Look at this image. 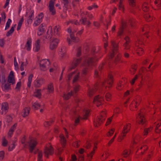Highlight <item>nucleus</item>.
<instances>
[{
    "label": "nucleus",
    "mask_w": 161,
    "mask_h": 161,
    "mask_svg": "<svg viewBox=\"0 0 161 161\" xmlns=\"http://www.w3.org/2000/svg\"><path fill=\"white\" fill-rule=\"evenodd\" d=\"M96 52L94 48H93L91 51V54L89 55L85 58V63L84 64V67L82 69L81 73L82 76H84L86 75L88 72V67H91L93 64L97 60L95 58V55Z\"/></svg>",
    "instance_id": "f03ea898"
},
{
    "label": "nucleus",
    "mask_w": 161,
    "mask_h": 161,
    "mask_svg": "<svg viewBox=\"0 0 161 161\" xmlns=\"http://www.w3.org/2000/svg\"><path fill=\"white\" fill-rule=\"evenodd\" d=\"M137 68V67L136 65H134L132 66L131 69H130V71L131 74L134 75L135 73Z\"/></svg>",
    "instance_id": "f704fd0d"
},
{
    "label": "nucleus",
    "mask_w": 161,
    "mask_h": 161,
    "mask_svg": "<svg viewBox=\"0 0 161 161\" xmlns=\"http://www.w3.org/2000/svg\"><path fill=\"white\" fill-rule=\"evenodd\" d=\"M5 44V40L4 39H0V46L3 47Z\"/></svg>",
    "instance_id": "338daca9"
},
{
    "label": "nucleus",
    "mask_w": 161,
    "mask_h": 161,
    "mask_svg": "<svg viewBox=\"0 0 161 161\" xmlns=\"http://www.w3.org/2000/svg\"><path fill=\"white\" fill-rule=\"evenodd\" d=\"M98 84H96L94 85V88L91 89L90 88L89 89L88 91V94L89 96H92L97 91V89Z\"/></svg>",
    "instance_id": "4be33fe9"
},
{
    "label": "nucleus",
    "mask_w": 161,
    "mask_h": 161,
    "mask_svg": "<svg viewBox=\"0 0 161 161\" xmlns=\"http://www.w3.org/2000/svg\"><path fill=\"white\" fill-rule=\"evenodd\" d=\"M143 50L141 47L138 48L136 50V53L139 55H141L143 53Z\"/></svg>",
    "instance_id": "a19ab883"
},
{
    "label": "nucleus",
    "mask_w": 161,
    "mask_h": 161,
    "mask_svg": "<svg viewBox=\"0 0 161 161\" xmlns=\"http://www.w3.org/2000/svg\"><path fill=\"white\" fill-rule=\"evenodd\" d=\"M75 72L74 71L69 74L68 76V80L69 81L71 78L74 76L73 79V83L77 82L79 80L80 76V73L78 72L76 74H75Z\"/></svg>",
    "instance_id": "4468645a"
},
{
    "label": "nucleus",
    "mask_w": 161,
    "mask_h": 161,
    "mask_svg": "<svg viewBox=\"0 0 161 161\" xmlns=\"http://www.w3.org/2000/svg\"><path fill=\"white\" fill-rule=\"evenodd\" d=\"M43 14L42 13H41L39 15L38 18V20H39V22L42 21V19L43 17Z\"/></svg>",
    "instance_id": "69168bd1"
},
{
    "label": "nucleus",
    "mask_w": 161,
    "mask_h": 161,
    "mask_svg": "<svg viewBox=\"0 0 161 161\" xmlns=\"http://www.w3.org/2000/svg\"><path fill=\"white\" fill-rule=\"evenodd\" d=\"M124 40L125 41V42L123 45L124 51L130 49V46L129 45V43L130 42V38L128 36H126Z\"/></svg>",
    "instance_id": "aec40b11"
},
{
    "label": "nucleus",
    "mask_w": 161,
    "mask_h": 161,
    "mask_svg": "<svg viewBox=\"0 0 161 161\" xmlns=\"http://www.w3.org/2000/svg\"><path fill=\"white\" fill-rule=\"evenodd\" d=\"M29 112L30 111H22L21 115L24 117H25L28 115L29 113Z\"/></svg>",
    "instance_id": "0e129e2a"
},
{
    "label": "nucleus",
    "mask_w": 161,
    "mask_h": 161,
    "mask_svg": "<svg viewBox=\"0 0 161 161\" xmlns=\"http://www.w3.org/2000/svg\"><path fill=\"white\" fill-rule=\"evenodd\" d=\"M139 148H140V149L142 150L141 153L143 154V151H144L147 150V147L146 146H141Z\"/></svg>",
    "instance_id": "6e6d98bb"
},
{
    "label": "nucleus",
    "mask_w": 161,
    "mask_h": 161,
    "mask_svg": "<svg viewBox=\"0 0 161 161\" xmlns=\"http://www.w3.org/2000/svg\"><path fill=\"white\" fill-rule=\"evenodd\" d=\"M113 50L109 56V65L116 64L120 60L121 55L118 52V46L116 43L114 42H112Z\"/></svg>",
    "instance_id": "7ed1b4c3"
},
{
    "label": "nucleus",
    "mask_w": 161,
    "mask_h": 161,
    "mask_svg": "<svg viewBox=\"0 0 161 161\" xmlns=\"http://www.w3.org/2000/svg\"><path fill=\"white\" fill-rule=\"evenodd\" d=\"M5 153L3 151H0V161L2 160L4 156Z\"/></svg>",
    "instance_id": "4d7b16f0"
},
{
    "label": "nucleus",
    "mask_w": 161,
    "mask_h": 161,
    "mask_svg": "<svg viewBox=\"0 0 161 161\" xmlns=\"http://www.w3.org/2000/svg\"><path fill=\"white\" fill-rule=\"evenodd\" d=\"M98 141L97 140V138L96 137L95 139L93 140L92 141H87L86 142V143L85 145V147L87 149H89L92 146L91 145V143H92L93 144L94 146V147H93L92 150L88 154V156L89 158H92V157L94 153L95 148H97L96 145L97 144Z\"/></svg>",
    "instance_id": "39448f33"
},
{
    "label": "nucleus",
    "mask_w": 161,
    "mask_h": 161,
    "mask_svg": "<svg viewBox=\"0 0 161 161\" xmlns=\"http://www.w3.org/2000/svg\"><path fill=\"white\" fill-rule=\"evenodd\" d=\"M49 10L52 15H54L55 14L56 12L54 9V6H49Z\"/></svg>",
    "instance_id": "de8ad7c7"
},
{
    "label": "nucleus",
    "mask_w": 161,
    "mask_h": 161,
    "mask_svg": "<svg viewBox=\"0 0 161 161\" xmlns=\"http://www.w3.org/2000/svg\"><path fill=\"white\" fill-rule=\"evenodd\" d=\"M59 140L61 141L62 146L64 148L65 145L66 143V140L63 134H61L59 136Z\"/></svg>",
    "instance_id": "a878e982"
},
{
    "label": "nucleus",
    "mask_w": 161,
    "mask_h": 161,
    "mask_svg": "<svg viewBox=\"0 0 161 161\" xmlns=\"http://www.w3.org/2000/svg\"><path fill=\"white\" fill-rule=\"evenodd\" d=\"M31 38L30 37L28 38L27 39V42L25 45V47H26V49L27 51H29L31 49Z\"/></svg>",
    "instance_id": "393cba45"
},
{
    "label": "nucleus",
    "mask_w": 161,
    "mask_h": 161,
    "mask_svg": "<svg viewBox=\"0 0 161 161\" xmlns=\"http://www.w3.org/2000/svg\"><path fill=\"white\" fill-rule=\"evenodd\" d=\"M142 9L144 12H147L149 10V5L146 3H144L142 6Z\"/></svg>",
    "instance_id": "c756f323"
},
{
    "label": "nucleus",
    "mask_w": 161,
    "mask_h": 161,
    "mask_svg": "<svg viewBox=\"0 0 161 161\" xmlns=\"http://www.w3.org/2000/svg\"><path fill=\"white\" fill-rule=\"evenodd\" d=\"M41 89L36 90L34 93V96L36 97L40 98L41 96Z\"/></svg>",
    "instance_id": "7c9ffc66"
},
{
    "label": "nucleus",
    "mask_w": 161,
    "mask_h": 161,
    "mask_svg": "<svg viewBox=\"0 0 161 161\" xmlns=\"http://www.w3.org/2000/svg\"><path fill=\"white\" fill-rule=\"evenodd\" d=\"M99 79L100 85L104 86L105 83L107 82V84L109 85L108 87H110L111 86L113 81V76L111 74H110L108 75L107 80H105L104 81L103 79L102 80L100 78H99Z\"/></svg>",
    "instance_id": "6e6552de"
},
{
    "label": "nucleus",
    "mask_w": 161,
    "mask_h": 161,
    "mask_svg": "<svg viewBox=\"0 0 161 161\" xmlns=\"http://www.w3.org/2000/svg\"><path fill=\"white\" fill-rule=\"evenodd\" d=\"M139 138V136H133L132 142V145L131 146V149H136V150L139 149V148H137L139 145L137 143V142L138 141Z\"/></svg>",
    "instance_id": "ddd939ff"
},
{
    "label": "nucleus",
    "mask_w": 161,
    "mask_h": 161,
    "mask_svg": "<svg viewBox=\"0 0 161 161\" xmlns=\"http://www.w3.org/2000/svg\"><path fill=\"white\" fill-rule=\"evenodd\" d=\"M155 4L159 8H161V0H155L154 1Z\"/></svg>",
    "instance_id": "ea45409f"
},
{
    "label": "nucleus",
    "mask_w": 161,
    "mask_h": 161,
    "mask_svg": "<svg viewBox=\"0 0 161 161\" xmlns=\"http://www.w3.org/2000/svg\"><path fill=\"white\" fill-rule=\"evenodd\" d=\"M103 100L104 98L103 97L98 95L95 97L93 102L98 107L103 104Z\"/></svg>",
    "instance_id": "dca6fc26"
},
{
    "label": "nucleus",
    "mask_w": 161,
    "mask_h": 161,
    "mask_svg": "<svg viewBox=\"0 0 161 161\" xmlns=\"http://www.w3.org/2000/svg\"><path fill=\"white\" fill-rule=\"evenodd\" d=\"M12 120V117L10 116H7L6 117V121L8 123L10 122Z\"/></svg>",
    "instance_id": "13d9d810"
},
{
    "label": "nucleus",
    "mask_w": 161,
    "mask_h": 161,
    "mask_svg": "<svg viewBox=\"0 0 161 161\" xmlns=\"http://www.w3.org/2000/svg\"><path fill=\"white\" fill-rule=\"evenodd\" d=\"M8 108V104L7 103H3L2 104V109L6 111Z\"/></svg>",
    "instance_id": "2f4dec72"
},
{
    "label": "nucleus",
    "mask_w": 161,
    "mask_h": 161,
    "mask_svg": "<svg viewBox=\"0 0 161 161\" xmlns=\"http://www.w3.org/2000/svg\"><path fill=\"white\" fill-rule=\"evenodd\" d=\"M46 28V24L44 23H42L39 26L38 28V30L39 31H44V32H45Z\"/></svg>",
    "instance_id": "72a5a7b5"
},
{
    "label": "nucleus",
    "mask_w": 161,
    "mask_h": 161,
    "mask_svg": "<svg viewBox=\"0 0 161 161\" xmlns=\"http://www.w3.org/2000/svg\"><path fill=\"white\" fill-rule=\"evenodd\" d=\"M144 18L148 21H150L152 19L151 16L149 14H146L144 15Z\"/></svg>",
    "instance_id": "c9c22d12"
},
{
    "label": "nucleus",
    "mask_w": 161,
    "mask_h": 161,
    "mask_svg": "<svg viewBox=\"0 0 161 161\" xmlns=\"http://www.w3.org/2000/svg\"><path fill=\"white\" fill-rule=\"evenodd\" d=\"M80 21L81 24L84 25H86V27H89L91 24L90 21L87 20L86 17H82L81 19L80 20Z\"/></svg>",
    "instance_id": "412c9836"
},
{
    "label": "nucleus",
    "mask_w": 161,
    "mask_h": 161,
    "mask_svg": "<svg viewBox=\"0 0 161 161\" xmlns=\"http://www.w3.org/2000/svg\"><path fill=\"white\" fill-rule=\"evenodd\" d=\"M21 141L23 146L25 147L29 148L31 153H34L35 154L38 153L37 161H43L42 160L43 154L42 152L39 151L36 148L37 144V142L36 139H31L28 142H26L25 137H23Z\"/></svg>",
    "instance_id": "f257e3e1"
},
{
    "label": "nucleus",
    "mask_w": 161,
    "mask_h": 161,
    "mask_svg": "<svg viewBox=\"0 0 161 161\" xmlns=\"http://www.w3.org/2000/svg\"><path fill=\"white\" fill-rule=\"evenodd\" d=\"M45 156L48 158L49 155H52L54 153L53 148L50 145H48L44 149V151Z\"/></svg>",
    "instance_id": "2eb2a0df"
},
{
    "label": "nucleus",
    "mask_w": 161,
    "mask_h": 161,
    "mask_svg": "<svg viewBox=\"0 0 161 161\" xmlns=\"http://www.w3.org/2000/svg\"><path fill=\"white\" fill-rule=\"evenodd\" d=\"M81 61V58H78L76 59L75 61H74L72 66L70 68V70H71L72 69L75 68L77 66L80 62Z\"/></svg>",
    "instance_id": "cd10ccee"
},
{
    "label": "nucleus",
    "mask_w": 161,
    "mask_h": 161,
    "mask_svg": "<svg viewBox=\"0 0 161 161\" xmlns=\"http://www.w3.org/2000/svg\"><path fill=\"white\" fill-rule=\"evenodd\" d=\"M66 47L65 46H63L61 48L60 52L61 53V56L63 57L65 54V49Z\"/></svg>",
    "instance_id": "e433bc0d"
},
{
    "label": "nucleus",
    "mask_w": 161,
    "mask_h": 161,
    "mask_svg": "<svg viewBox=\"0 0 161 161\" xmlns=\"http://www.w3.org/2000/svg\"><path fill=\"white\" fill-rule=\"evenodd\" d=\"M122 3V0H120L119 5V10L123 11L124 10V7Z\"/></svg>",
    "instance_id": "8fccbe9b"
},
{
    "label": "nucleus",
    "mask_w": 161,
    "mask_h": 161,
    "mask_svg": "<svg viewBox=\"0 0 161 161\" xmlns=\"http://www.w3.org/2000/svg\"><path fill=\"white\" fill-rule=\"evenodd\" d=\"M33 107L35 108V110H37L40 108V105L38 103H35L33 105Z\"/></svg>",
    "instance_id": "680f3d73"
},
{
    "label": "nucleus",
    "mask_w": 161,
    "mask_h": 161,
    "mask_svg": "<svg viewBox=\"0 0 161 161\" xmlns=\"http://www.w3.org/2000/svg\"><path fill=\"white\" fill-rule=\"evenodd\" d=\"M53 120L52 119L50 121H46L44 124V125L45 126L47 127L49 126L53 122Z\"/></svg>",
    "instance_id": "5fc2aeb1"
},
{
    "label": "nucleus",
    "mask_w": 161,
    "mask_h": 161,
    "mask_svg": "<svg viewBox=\"0 0 161 161\" xmlns=\"http://www.w3.org/2000/svg\"><path fill=\"white\" fill-rule=\"evenodd\" d=\"M79 153L81 155L80 156V158L81 160H84V157L82 155L83 153L84 152V150L83 149H80L79 150Z\"/></svg>",
    "instance_id": "49530a36"
},
{
    "label": "nucleus",
    "mask_w": 161,
    "mask_h": 161,
    "mask_svg": "<svg viewBox=\"0 0 161 161\" xmlns=\"http://www.w3.org/2000/svg\"><path fill=\"white\" fill-rule=\"evenodd\" d=\"M81 55V47H80L78 48L77 53L76 56L77 57H79Z\"/></svg>",
    "instance_id": "774afa93"
},
{
    "label": "nucleus",
    "mask_w": 161,
    "mask_h": 161,
    "mask_svg": "<svg viewBox=\"0 0 161 161\" xmlns=\"http://www.w3.org/2000/svg\"><path fill=\"white\" fill-rule=\"evenodd\" d=\"M12 22L11 20L10 19H8L7 22L5 27V30H6L8 29L10 27V25L11 23Z\"/></svg>",
    "instance_id": "4c0bfd02"
},
{
    "label": "nucleus",
    "mask_w": 161,
    "mask_h": 161,
    "mask_svg": "<svg viewBox=\"0 0 161 161\" xmlns=\"http://www.w3.org/2000/svg\"><path fill=\"white\" fill-rule=\"evenodd\" d=\"M17 126V124L15 123L10 128L8 133V138H10L12 136L13 133L15 129Z\"/></svg>",
    "instance_id": "5701e85b"
},
{
    "label": "nucleus",
    "mask_w": 161,
    "mask_h": 161,
    "mask_svg": "<svg viewBox=\"0 0 161 161\" xmlns=\"http://www.w3.org/2000/svg\"><path fill=\"white\" fill-rule=\"evenodd\" d=\"M49 10L52 15H54L55 14L56 12L54 9V6H49Z\"/></svg>",
    "instance_id": "09e8293b"
},
{
    "label": "nucleus",
    "mask_w": 161,
    "mask_h": 161,
    "mask_svg": "<svg viewBox=\"0 0 161 161\" xmlns=\"http://www.w3.org/2000/svg\"><path fill=\"white\" fill-rule=\"evenodd\" d=\"M89 111H85L84 116L82 117L79 115V114L76 112L77 111H73L72 115H73V119H75V124H77L79 123L81 119H86L89 114Z\"/></svg>",
    "instance_id": "0eeeda50"
},
{
    "label": "nucleus",
    "mask_w": 161,
    "mask_h": 161,
    "mask_svg": "<svg viewBox=\"0 0 161 161\" xmlns=\"http://www.w3.org/2000/svg\"><path fill=\"white\" fill-rule=\"evenodd\" d=\"M15 142H13L12 144L10 145H9L8 147V150L9 151H11L13 149H14L15 147Z\"/></svg>",
    "instance_id": "c03bdc74"
},
{
    "label": "nucleus",
    "mask_w": 161,
    "mask_h": 161,
    "mask_svg": "<svg viewBox=\"0 0 161 161\" xmlns=\"http://www.w3.org/2000/svg\"><path fill=\"white\" fill-rule=\"evenodd\" d=\"M53 32L52 27L50 26L48 27L47 33L49 34V33L51 34V35H56L57 36H59L61 32V29L60 26L59 25L55 26L53 28Z\"/></svg>",
    "instance_id": "423d86ee"
},
{
    "label": "nucleus",
    "mask_w": 161,
    "mask_h": 161,
    "mask_svg": "<svg viewBox=\"0 0 161 161\" xmlns=\"http://www.w3.org/2000/svg\"><path fill=\"white\" fill-rule=\"evenodd\" d=\"M80 86L79 85H76L74 87L73 91H71L67 94H64L63 96L64 99L65 100L68 99L72 95H74V93H76L80 89Z\"/></svg>",
    "instance_id": "9d476101"
},
{
    "label": "nucleus",
    "mask_w": 161,
    "mask_h": 161,
    "mask_svg": "<svg viewBox=\"0 0 161 161\" xmlns=\"http://www.w3.org/2000/svg\"><path fill=\"white\" fill-rule=\"evenodd\" d=\"M45 83V80L43 78L36 79L34 82V86L36 88L40 87L42 85Z\"/></svg>",
    "instance_id": "f3484780"
},
{
    "label": "nucleus",
    "mask_w": 161,
    "mask_h": 161,
    "mask_svg": "<svg viewBox=\"0 0 161 161\" xmlns=\"http://www.w3.org/2000/svg\"><path fill=\"white\" fill-rule=\"evenodd\" d=\"M104 111H101L100 116L98 117L96 120V122H95L94 125L97 126L102 123L103 120L105 119V113H104Z\"/></svg>",
    "instance_id": "f8f14e48"
},
{
    "label": "nucleus",
    "mask_w": 161,
    "mask_h": 161,
    "mask_svg": "<svg viewBox=\"0 0 161 161\" xmlns=\"http://www.w3.org/2000/svg\"><path fill=\"white\" fill-rule=\"evenodd\" d=\"M114 129H112L110 130L107 134V136H112L114 133Z\"/></svg>",
    "instance_id": "864d4df0"
},
{
    "label": "nucleus",
    "mask_w": 161,
    "mask_h": 161,
    "mask_svg": "<svg viewBox=\"0 0 161 161\" xmlns=\"http://www.w3.org/2000/svg\"><path fill=\"white\" fill-rule=\"evenodd\" d=\"M130 153V150H125L123 152V155L125 157H126L129 155Z\"/></svg>",
    "instance_id": "a18cd8bd"
},
{
    "label": "nucleus",
    "mask_w": 161,
    "mask_h": 161,
    "mask_svg": "<svg viewBox=\"0 0 161 161\" xmlns=\"http://www.w3.org/2000/svg\"><path fill=\"white\" fill-rule=\"evenodd\" d=\"M58 42L59 40L57 38H55L50 43V49L51 50H53L56 49L58 46Z\"/></svg>",
    "instance_id": "6ab92c4d"
},
{
    "label": "nucleus",
    "mask_w": 161,
    "mask_h": 161,
    "mask_svg": "<svg viewBox=\"0 0 161 161\" xmlns=\"http://www.w3.org/2000/svg\"><path fill=\"white\" fill-rule=\"evenodd\" d=\"M62 3L64 4V7L66 9L69 3V0H62Z\"/></svg>",
    "instance_id": "58836bf2"
},
{
    "label": "nucleus",
    "mask_w": 161,
    "mask_h": 161,
    "mask_svg": "<svg viewBox=\"0 0 161 161\" xmlns=\"http://www.w3.org/2000/svg\"><path fill=\"white\" fill-rule=\"evenodd\" d=\"M86 15L87 16L89 19H92L93 18V16L91 14H90L87 12H86Z\"/></svg>",
    "instance_id": "bf43d9fd"
},
{
    "label": "nucleus",
    "mask_w": 161,
    "mask_h": 161,
    "mask_svg": "<svg viewBox=\"0 0 161 161\" xmlns=\"http://www.w3.org/2000/svg\"><path fill=\"white\" fill-rule=\"evenodd\" d=\"M14 76V72L12 71H11L8 76V81L9 83H11L12 84L15 83Z\"/></svg>",
    "instance_id": "b1692460"
},
{
    "label": "nucleus",
    "mask_w": 161,
    "mask_h": 161,
    "mask_svg": "<svg viewBox=\"0 0 161 161\" xmlns=\"http://www.w3.org/2000/svg\"><path fill=\"white\" fill-rule=\"evenodd\" d=\"M14 30L13 29V28L11 27L10 29L7 32L6 36L7 37H8L14 32Z\"/></svg>",
    "instance_id": "79ce46f5"
},
{
    "label": "nucleus",
    "mask_w": 161,
    "mask_h": 161,
    "mask_svg": "<svg viewBox=\"0 0 161 161\" xmlns=\"http://www.w3.org/2000/svg\"><path fill=\"white\" fill-rule=\"evenodd\" d=\"M129 23L130 24V25H131V27H133L134 26V24L135 23V21L133 19L130 18L129 19Z\"/></svg>",
    "instance_id": "3c124183"
},
{
    "label": "nucleus",
    "mask_w": 161,
    "mask_h": 161,
    "mask_svg": "<svg viewBox=\"0 0 161 161\" xmlns=\"http://www.w3.org/2000/svg\"><path fill=\"white\" fill-rule=\"evenodd\" d=\"M50 62L48 59H43L40 61V67L41 70L45 71L48 68Z\"/></svg>",
    "instance_id": "1a4fd4ad"
},
{
    "label": "nucleus",
    "mask_w": 161,
    "mask_h": 161,
    "mask_svg": "<svg viewBox=\"0 0 161 161\" xmlns=\"http://www.w3.org/2000/svg\"><path fill=\"white\" fill-rule=\"evenodd\" d=\"M105 98L107 101H109L111 99V95L109 93H107L105 95Z\"/></svg>",
    "instance_id": "603ef678"
},
{
    "label": "nucleus",
    "mask_w": 161,
    "mask_h": 161,
    "mask_svg": "<svg viewBox=\"0 0 161 161\" xmlns=\"http://www.w3.org/2000/svg\"><path fill=\"white\" fill-rule=\"evenodd\" d=\"M2 145L4 146H6L7 145L8 142L4 138L3 139L2 142Z\"/></svg>",
    "instance_id": "e2e57ef3"
},
{
    "label": "nucleus",
    "mask_w": 161,
    "mask_h": 161,
    "mask_svg": "<svg viewBox=\"0 0 161 161\" xmlns=\"http://www.w3.org/2000/svg\"><path fill=\"white\" fill-rule=\"evenodd\" d=\"M155 131L158 133L161 131V123H159L156 125L155 128Z\"/></svg>",
    "instance_id": "473e14b6"
},
{
    "label": "nucleus",
    "mask_w": 161,
    "mask_h": 161,
    "mask_svg": "<svg viewBox=\"0 0 161 161\" xmlns=\"http://www.w3.org/2000/svg\"><path fill=\"white\" fill-rule=\"evenodd\" d=\"M70 37L71 39L74 42H77L78 40V38H76L75 36L74 35L73 33L70 34Z\"/></svg>",
    "instance_id": "37998d69"
},
{
    "label": "nucleus",
    "mask_w": 161,
    "mask_h": 161,
    "mask_svg": "<svg viewBox=\"0 0 161 161\" xmlns=\"http://www.w3.org/2000/svg\"><path fill=\"white\" fill-rule=\"evenodd\" d=\"M130 124H126L124 126L121 134L119 137V141H120L123 139L124 137L125 136L126 134L130 130Z\"/></svg>",
    "instance_id": "9b49d317"
},
{
    "label": "nucleus",
    "mask_w": 161,
    "mask_h": 161,
    "mask_svg": "<svg viewBox=\"0 0 161 161\" xmlns=\"http://www.w3.org/2000/svg\"><path fill=\"white\" fill-rule=\"evenodd\" d=\"M121 24V26L119 29V30L118 32V36L119 38H121V36L124 34V29L126 26V23L125 22L122 21Z\"/></svg>",
    "instance_id": "a211bd4d"
},
{
    "label": "nucleus",
    "mask_w": 161,
    "mask_h": 161,
    "mask_svg": "<svg viewBox=\"0 0 161 161\" xmlns=\"http://www.w3.org/2000/svg\"><path fill=\"white\" fill-rule=\"evenodd\" d=\"M138 124L140 125H142L144 128V130L142 133L144 135H147L148 133L150 132L152 130V128H145V127L146 125L145 118L144 114L141 113L138 114Z\"/></svg>",
    "instance_id": "20e7f679"
},
{
    "label": "nucleus",
    "mask_w": 161,
    "mask_h": 161,
    "mask_svg": "<svg viewBox=\"0 0 161 161\" xmlns=\"http://www.w3.org/2000/svg\"><path fill=\"white\" fill-rule=\"evenodd\" d=\"M40 41L39 39H37L35 44V51L38 52L40 48Z\"/></svg>",
    "instance_id": "c85d7f7f"
},
{
    "label": "nucleus",
    "mask_w": 161,
    "mask_h": 161,
    "mask_svg": "<svg viewBox=\"0 0 161 161\" xmlns=\"http://www.w3.org/2000/svg\"><path fill=\"white\" fill-rule=\"evenodd\" d=\"M47 90V92L48 93H53L54 91V88L53 83H50L47 85V87L46 89Z\"/></svg>",
    "instance_id": "bb28decb"
},
{
    "label": "nucleus",
    "mask_w": 161,
    "mask_h": 161,
    "mask_svg": "<svg viewBox=\"0 0 161 161\" xmlns=\"http://www.w3.org/2000/svg\"><path fill=\"white\" fill-rule=\"evenodd\" d=\"M4 88L5 90H8L10 89V85L9 83H7L5 84L4 86Z\"/></svg>",
    "instance_id": "052dcab7"
}]
</instances>
